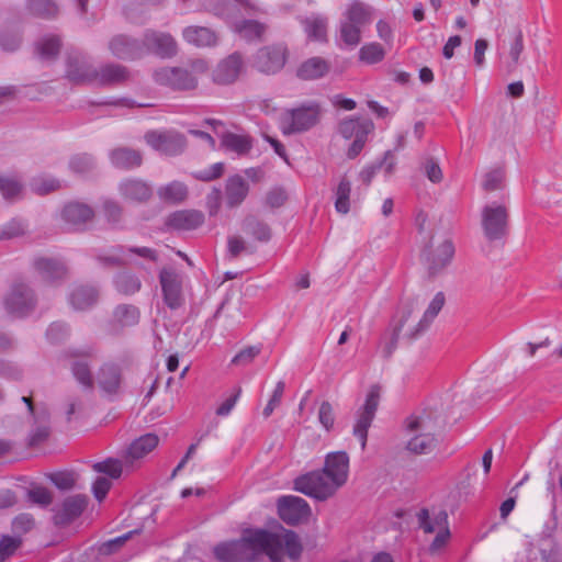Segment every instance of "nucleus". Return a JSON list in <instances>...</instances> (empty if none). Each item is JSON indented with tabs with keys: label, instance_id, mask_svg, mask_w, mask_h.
Here are the masks:
<instances>
[{
	"label": "nucleus",
	"instance_id": "f257e3e1",
	"mask_svg": "<svg viewBox=\"0 0 562 562\" xmlns=\"http://www.w3.org/2000/svg\"><path fill=\"white\" fill-rule=\"evenodd\" d=\"M281 546L277 533L260 528H247L240 539L216 544L213 553L220 562H256L263 554L274 559Z\"/></svg>",
	"mask_w": 562,
	"mask_h": 562
},
{
	"label": "nucleus",
	"instance_id": "f03ea898",
	"mask_svg": "<svg viewBox=\"0 0 562 562\" xmlns=\"http://www.w3.org/2000/svg\"><path fill=\"white\" fill-rule=\"evenodd\" d=\"M349 457L345 451L326 457L322 471H313L294 481V490L317 501H326L342 486L348 477Z\"/></svg>",
	"mask_w": 562,
	"mask_h": 562
},
{
	"label": "nucleus",
	"instance_id": "7ed1b4c3",
	"mask_svg": "<svg viewBox=\"0 0 562 562\" xmlns=\"http://www.w3.org/2000/svg\"><path fill=\"white\" fill-rule=\"evenodd\" d=\"M481 226L487 241L505 239L509 228V213L506 205L492 202L481 211Z\"/></svg>",
	"mask_w": 562,
	"mask_h": 562
},
{
	"label": "nucleus",
	"instance_id": "20e7f679",
	"mask_svg": "<svg viewBox=\"0 0 562 562\" xmlns=\"http://www.w3.org/2000/svg\"><path fill=\"white\" fill-rule=\"evenodd\" d=\"M445 426V418L437 407H425L409 415L404 422L407 436L438 437Z\"/></svg>",
	"mask_w": 562,
	"mask_h": 562
},
{
	"label": "nucleus",
	"instance_id": "39448f33",
	"mask_svg": "<svg viewBox=\"0 0 562 562\" xmlns=\"http://www.w3.org/2000/svg\"><path fill=\"white\" fill-rule=\"evenodd\" d=\"M321 114L322 108L316 102L304 103L292 109L281 117L282 133L292 135L308 131L318 123Z\"/></svg>",
	"mask_w": 562,
	"mask_h": 562
},
{
	"label": "nucleus",
	"instance_id": "423d86ee",
	"mask_svg": "<svg viewBox=\"0 0 562 562\" xmlns=\"http://www.w3.org/2000/svg\"><path fill=\"white\" fill-rule=\"evenodd\" d=\"M36 296L33 289L23 282L14 283L3 299L5 311L15 317H24L34 311Z\"/></svg>",
	"mask_w": 562,
	"mask_h": 562
},
{
	"label": "nucleus",
	"instance_id": "0eeeda50",
	"mask_svg": "<svg viewBox=\"0 0 562 562\" xmlns=\"http://www.w3.org/2000/svg\"><path fill=\"white\" fill-rule=\"evenodd\" d=\"M454 256V246L451 239H445L436 249L432 248V237L420 252V260L430 277L445 270Z\"/></svg>",
	"mask_w": 562,
	"mask_h": 562
},
{
	"label": "nucleus",
	"instance_id": "6e6552de",
	"mask_svg": "<svg viewBox=\"0 0 562 562\" xmlns=\"http://www.w3.org/2000/svg\"><path fill=\"white\" fill-rule=\"evenodd\" d=\"M288 56V48L283 44L267 45L254 55L252 66L261 74L274 75L284 67Z\"/></svg>",
	"mask_w": 562,
	"mask_h": 562
},
{
	"label": "nucleus",
	"instance_id": "1a4fd4ad",
	"mask_svg": "<svg viewBox=\"0 0 562 562\" xmlns=\"http://www.w3.org/2000/svg\"><path fill=\"white\" fill-rule=\"evenodd\" d=\"M159 282L165 304L178 310L184 304L183 276L173 268L165 267L159 272Z\"/></svg>",
	"mask_w": 562,
	"mask_h": 562
},
{
	"label": "nucleus",
	"instance_id": "9d476101",
	"mask_svg": "<svg viewBox=\"0 0 562 562\" xmlns=\"http://www.w3.org/2000/svg\"><path fill=\"white\" fill-rule=\"evenodd\" d=\"M145 140L153 149L167 156H178L187 147L186 136L172 130L164 132L150 131L145 134Z\"/></svg>",
	"mask_w": 562,
	"mask_h": 562
},
{
	"label": "nucleus",
	"instance_id": "9b49d317",
	"mask_svg": "<svg viewBox=\"0 0 562 562\" xmlns=\"http://www.w3.org/2000/svg\"><path fill=\"white\" fill-rule=\"evenodd\" d=\"M143 57L153 54L160 58H171L178 52L176 40L166 32L148 29L142 37Z\"/></svg>",
	"mask_w": 562,
	"mask_h": 562
},
{
	"label": "nucleus",
	"instance_id": "f8f14e48",
	"mask_svg": "<svg viewBox=\"0 0 562 562\" xmlns=\"http://www.w3.org/2000/svg\"><path fill=\"white\" fill-rule=\"evenodd\" d=\"M380 401V387L372 385L367 394L366 402L358 413L357 422L353 426V435L360 440L361 449L364 450L368 439V429L375 416Z\"/></svg>",
	"mask_w": 562,
	"mask_h": 562
},
{
	"label": "nucleus",
	"instance_id": "ddd939ff",
	"mask_svg": "<svg viewBox=\"0 0 562 562\" xmlns=\"http://www.w3.org/2000/svg\"><path fill=\"white\" fill-rule=\"evenodd\" d=\"M157 83L167 86L173 90H193L196 78L184 67H162L154 72Z\"/></svg>",
	"mask_w": 562,
	"mask_h": 562
},
{
	"label": "nucleus",
	"instance_id": "4468645a",
	"mask_svg": "<svg viewBox=\"0 0 562 562\" xmlns=\"http://www.w3.org/2000/svg\"><path fill=\"white\" fill-rule=\"evenodd\" d=\"M280 518L288 525L295 526L311 514L307 502L299 496H281L277 503Z\"/></svg>",
	"mask_w": 562,
	"mask_h": 562
},
{
	"label": "nucleus",
	"instance_id": "2eb2a0df",
	"mask_svg": "<svg viewBox=\"0 0 562 562\" xmlns=\"http://www.w3.org/2000/svg\"><path fill=\"white\" fill-rule=\"evenodd\" d=\"M88 497L83 494H76L66 497L59 506H55L52 512L55 526H67L77 519L86 509Z\"/></svg>",
	"mask_w": 562,
	"mask_h": 562
},
{
	"label": "nucleus",
	"instance_id": "dca6fc26",
	"mask_svg": "<svg viewBox=\"0 0 562 562\" xmlns=\"http://www.w3.org/2000/svg\"><path fill=\"white\" fill-rule=\"evenodd\" d=\"M110 53L117 59L137 60L143 58L142 38L132 37L126 34H116L108 43Z\"/></svg>",
	"mask_w": 562,
	"mask_h": 562
},
{
	"label": "nucleus",
	"instance_id": "f3484780",
	"mask_svg": "<svg viewBox=\"0 0 562 562\" xmlns=\"http://www.w3.org/2000/svg\"><path fill=\"white\" fill-rule=\"evenodd\" d=\"M67 78L75 83H93L97 76V67L79 53H70L67 56Z\"/></svg>",
	"mask_w": 562,
	"mask_h": 562
},
{
	"label": "nucleus",
	"instance_id": "a211bd4d",
	"mask_svg": "<svg viewBox=\"0 0 562 562\" xmlns=\"http://www.w3.org/2000/svg\"><path fill=\"white\" fill-rule=\"evenodd\" d=\"M92 349H76L70 352V369L75 379L85 387H93V378L90 370L89 359L92 358Z\"/></svg>",
	"mask_w": 562,
	"mask_h": 562
},
{
	"label": "nucleus",
	"instance_id": "6ab92c4d",
	"mask_svg": "<svg viewBox=\"0 0 562 562\" xmlns=\"http://www.w3.org/2000/svg\"><path fill=\"white\" fill-rule=\"evenodd\" d=\"M243 70L240 54L234 53L223 59L213 71V81L217 85L233 83Z\"/></svg>",
	"mask_w": 562,
	"mask_h": 562
},
{
	"label": "nucleus",
	"instance_id": "aec40b11",
	"mask_svg": "<svg viewBox=\"0 0 562 562\" xmlns=\"http://www.w3.org/2000/svg\"><path fill=\"white\" fill-rule=\"evenodd\" d=\"M204 222V215L196 210H181L171 213L166 225L176 231H191L201 226Z\"/></svg>",
	"mask_w": 562,
	"mask_h": 562
},
{
	"label": "nucleus",
	"instance_id": "412c9836",
	"mask_svg": "<svg viewBox=\"0 0 562 562\" xmlns=\"http://www.w3.org/2000/svg\"><path fill=\"white\" fill-rule=\"evenodd\" d=\"M121 195L131 202L145 203L153 195L151 187L140 179H126L119 187Z\"/></svg>",
	"mask_w": 562,
	"mask_h": 562
},
{
	"label": "nucleus",
	"instance_id": "4be33fe9",
	"mask_svg": "<svg viewBox=\"0 0 562 562\" xmlns=\"http://www.w3.org/2000/svg\"><path fill=\"white\" fill-rule=\"evenodd\" d=\"M446 302L445 294L442 292H438L431 302L429 303L427 310L425 311L423 317L419 319V322L411 329L406 331V336L409 339L417 338L420 334H423L427 328L430 326L432 321L436 318V316L439 314V312L442 310Z\"/></svg>",
	"mask_w": 562,
	"mask_h": 562
},
{
	"label": "nucleus",
	"instance_id": "5701e85b",
	"mask_svg": "<svg viewBox=\"0 0 562 562\" xmlns=\"http://www.w3.org/2000/svg\"><path fill=\"white\" fill-rule=\"evenodd\" d=\"M130 79L128 69L115 63H110L97 68L95 81L99 86H115L123 83Z\"/></svg>",
	"mask_w": 562,
	"mask_h": 562
},
{
	"label": "nucleus",
	"instance_id": "b1692460",
	"mask_svg": "<svg viewBox=\"0 0 562 562\" xmlns=\"http://www.w3.org/2000/svg\"><path fill=\"white\" fill-rule=\"evenodd\" d=\"M249 191L247 181L239 175L229 177L226 180L225 195L226 204L234 209L243 203Z\"/></svg>",
	"mask_w": 562,
	"mask_h": 562
},
{
	"label": "nucleus",
	"instance_id": "393cba45",
	"mask_svg": "<svg viewBox=\"0 0 562 562\" xmlns=\"http://www.w3.org/2000/svg\"><path fill=\"white\" fill-rule=\"evenodd\" d=\"M109 157L114 167L126 170L137 168L143 162L142 154L128 147L114 148L110 151Z\"/></svg>",
	"mask_w": 562,
	"mask_h": 562
},
{
	"label": "nucleus",
	"instance_id": "a878e982",
	"mask_svg": "<svg viewBox=\"0 0 562 562\" xmlns=\"http://www.w3.org/2000/svg\"><path fill=\"white\" fill-rule=\"evenodd\" d=\"M418 525L426 533H434L448 528V514L440 509L430 515L427 508H423L417 514Z\"/></svg>",
	"mask_w": 562,
	"mask_h": 562
},
{
	"label": "nucleus",
	"instance_id": "bb28decb",
	"mask_svg": "<svg viewBox=\"0 0 562 562\" xmlns=\"http://www.w3.org/2000/svg\"><path fill=\"white\" fill-rule=\"evenodd\" d=\"M121 369L111 363L103 364L97 374V381L102 391L116 394L121 384Z\"/></svg>",
	"mask_w": 562,
	"mask_h": 562
},
{
	"label": "nucleus",
	"instance_id": "cd10ccee",
	"mask_svg": "<svg viewBox=\"0 0 562 562\" xmlns=\"http://www.w3.org/2000/svg\"><path fill=\"white\" fill-rule=\"evenodd\" d=\"M329 69L330 66L327 60L322 57H312L300 65L296 76L302 80H316L324 77Z\"/></svg>",
	"mask_w": 562,
	"mask_h": 562
},
{
	"label": "nucleus",
	"instance_id": "c85d7f7f",
	"mask_svg": "<svg viewBox=\"0 0 562 562\" xmlns=\"http://www.w3.org/2000/svg\"><path fill=\"white\" fill-rule=\"evenodd\" d=\"M183 38L198 47L214 46L217 42L216 33L204 26H188L182 32Z\"/></svg>",
	"mask_w": 562,
	"mask_h": 562
},
{
	"label": "nucleus",
	"instance_id": "c756f323",
	"mask_svg": "<svg viewBox=\"0 0 562 562\" xmlns=\"http://www.w3.org/2000/svg\"><path fill=\"white\" fill-rule=\"evenodd\" d=\"M34 266L38 273L49 281L63 279L67 273L66 265L57 258H38Z\"/></svg>",
	"mask_w": 562,
	"mask_h": 562
},
{
	"label": "nucleus",
	"instance_id": "7c9ffc66",
	"mask_svg": "<svg viewBox=\"0 0 562 562\" xmlns=\"http://www.w3.org/2000/svg\"><path fill=\"white\" fill-rule=\"evenodd\" d=\"M98 291L93 286L79 285L69 294V303L77 311H85L93 306L98 301Z\"/></svg>",
	"mask_w": 562,
	"mask_h": 562
},
{
	"label": "nucleus",
	"instance_id": "2f4dec72",
	"mask_svg": "<svg viewBox=\"0 0 562 562\" xmlns=\"http://www.w3.org/2000/svg\"><path fill=\"white\" fill-rule=\"evenodd\" d=\"M139 310L132 304L117 305L112 314V326L114 330L123 327L134 326L139 322Z\"/></svg>",
	"mask_w": 562,
	"mask_h": 562
},
{
	"label": "nucleus",
	"instance_id": "473e14b6",
	"mask_svg": "<svg viewBox=\"0 0 562 562\" xmlns=\"http://www.w3.org/2000/svg\"><path fill=\"white\" fill-rule=\"evenodd\" d=\"M247 0H217L212 8L215 15L226 20L243 15L249 9Z\"/></svg>",
	"mask_w": 562,
	"mask_h": 562
},
{
	"label": "nucleus",
	"instance_id": "72a5a7b5",
	"mask_svg": "<svg viewBox=\"0 0 562 562\" xmlns=\"http://www.w3.org/2000/svg\"><path fill=\"white\" fill-rule=\"evenodd\" d=\"M25 10L31 16L43 20H53L59 14L55 0H26Z\"/></svg>",
	"mask_w": 562,
	"mask_h": 562
},
{
	"label": "nucleus",
	"instance_id": "f704fd0d",
	"mask_svg": "<svg viewBox=\"0 0 562 562\" xmlns=\"http://www.w3.org/2000/svg\"><path fill=\"white\" fill-rule=\"evenodd\" d=\"M159 442L157 435L148 432L135 439L126 453V459L134 461L145 457L147 453L153 451Z\"/></svg>",
	"mask_w": 562,
	"mask_h": 562
},
{
	"label": "nucleus",
	"instance_id": "c9c22d12",
	"mask_svg": "<svg viewBox=\"0 0 562 562\" xmlns=\"http://www.w3.org/2000/svg\"><path fill=\"white\" fill-rule=\"evenodd\" d=\"M94 213L92 209L83 203L71 202L63 210L64 220L72 225H81L92 220Z\"/></svg>",
	"mask_w": 562,
	"mask_h": 562
},
{
	"label": "nucleus",
	"instance_id": "e433bc0d",
	"mask_svg": "<svg viewBox=\"0 0 562 562\" xmlns=\"http://www.w3.org/2000/svg\"><path fill=\"white\" fill-rule=\"evenodd\" d=\"M61 41L57 35H45L35 44V52L43 60L55 59L60 52Z\"/></svg>",
	"mask_w": 562,
	"mask_h": 562
},
{
	"label": "nucleus",
	"instance_id": "4c0bfd02",
	"mask_svg": "<svg viewBox=\"0 0 562 562\" xmlns=\"http://www.w3.org/2000/svg\"><path fill=\"white\" fill-rule=\"evenodd\" d=\"M405 449L413 454H429L431 453L439 443L438 437L427 436H408Z\"/></svg>",
	"mask_w": 562,
	"mask_h": 562
},
{
	"label": "nucleus",
	"instance_id": "58836bf2",
	"mask_svg": "<svg viewBox=\"0 0 562 562\" xmlns=\"http://www.w3.org/2000/svg\"><path fill=\"white\" fill-rule=\"evenodd\" d=\"M114 286L123 295H133L142 288L139 278L130 271H122L114 277Z\"/></svg>",
	"mask_w": 562,
	"mask_h": 562
},
{
	"label": "nucleus",
	"instance_id": "ea45409f",
	"mask_svg": "<svg viewBox=\"0 0 562 562\" xmlns=\"http://www.w3.org/2000/svg\"><path fill=\"white\" fill-rule=\"evenodd\" d=\"M157 194L164 202L178 204L186 200L188 195V189L182 182L173 181L158 188Z\"/></svg>",
	"mask_w": 562,
	"mask_h": 562
},
{
	"label": "nucleus",
	"instance_id": "a19ab883",
	"mask_svg": "<svg viewBox=\"0 0 562 562\" xmlns=\"http://www.w3.org/2000/svg\"><path fill=\"white\" fill-rule=\"evenodd\" d=\"M221 144L226 149L237 153L238 155L247 154L252 147L250 137L229 132L222 135Z\"/></svg>",
	"mask_w": 562,
	"mask_h": 562
},
{
	"label": "nucleus",
	"instance_id": "79ce46f5",
	"mask_svg": "<svg viewBox=\"0 0 562 562\" xmlns=\"http://www.w3.org/2000/svg\"><path fill=\"white\" fill-rule=\"evenodd\" d=\"M372 128L373 123L371 121L347 119L340 122L338 131L344 138L349 139L351 137L357 138L361 132L369 134Z\"/></svg>",
	"mask_w": 562,
	"mask_h": 562
},
{
	"label": "nucleus",
	"instance_id": "37998d69",
	"mask_svg": "<svg viewBox=\"0 0 562 562\" xmlns=\"http://www.w3.org/2000/svg\"><path fill=\"white\" fill-rule=\"evenodd\" d=\"M383 166H385V172L387 175L393 172V169H394V166H395V161H394V159L392 157V151L391 150H386L385 151L384 157H383V159L381 161L372 164V165L363 168L361 170L360 175H359L360 180L366 186H369L371 183L372 179L374 178V176L376 175V172Z\"/></svg>",
	"mask_w": 562,
	"mask_h": 562
},
{
	"label": "nucleus",
	"instance_id": "c03bdc74",
	"mask_svg": "<svg viewBox=\"0 0 562 562\" xmlns=\"http://www.w3.org/2000/svg\"><path fill=\"white\" fill-rule=\"evenodd\" d=\"M344 20L362 27L370 21V9L364 3L353 0L346 10Z\"/></svg>",
	"mask_w": 562,
	"mask_h": 562
},
{
	"label": "nucleus",
	"instance_id": "a18cd8bd",
	"mask_svg": "<svg viewBox=\"0 0 562 562\" xmlns=\"http://www.w3.org/2000/svg\"><path fill=\"white\" fill-rule=\"evenodd\" d=\"M23 184L15 176H0V193L5 201L12 202L21 198Z\"/></svg>",
	"mask_w": 562,
	"mask_h": 562
},
{
	"label": "nucleus",
	"instance_id": "49530a36",
	"mask_svg": "<svg viewBox=\"0 0 562 562\" xmlns=\"http://www.w3.org/2000/svg\"><path fill=\"white\" fill-rule=\"evenodd\" d=\"M351 182L342 177L335 190V209L340 214H347L350 210Z\"/></svg>",
	"mask_w": 562,
	"mask_h": 562
},
{
	"label": "nucleus",
	"instance_id": "de8ad7c7",
	"mask_svg": "<svg viewBox=\"0 0 562 562\" xmlns=\"http://www.w3.org/2000/svg\"><path fill=\"white\" fill-rule=\"evenodd\" d=\"M481 187L486 192L503 190L505 187V169L494 167L483 175Z\"/></svg>",
	"mask_w": 562,
	"mask_h": 562
},
{
	"label": "nucleus",
	"instance_id": "09e8293b",
	"mask_svg": "<svg viewBox=\"0 0 562 562\" xmlns=\"http://www.w3.org/2000/svg\"><path fill=\"white\" fill-rule=\"evenodd\" d=\"M236 32L247 41L261 40L267 26L256 20H243L235 26Z\"/></svg>",
	"mask_w": 562,
	"mask_h": 562
},
{
	"label": "nucleus",
	"instance_id": "8fccbe9b",
	"mask_svg": "<svg viewBox=\"0 0 562 562\" xmlns=\"http://www.w3.org/2000/svg\"><path fill=\"white\" fill-rule=\"evenodd\" d=\"M243 228L259 241H268L271 238L270 227L252 215L245 218Z\"/></svg>",
	"mask_w": 562,
	"mask_h": 562
},
{
	"label": "nucleus",
	"instance_id": "3c124183",
	"mask_svg": "<svg viewBox=\"0 0 562 562\" xmlns=\"http://www.w3.org/2000/svg\"><path fill=\"white\" fill-rule=\"evenodd\" d=\"M339 38L347 46L355 47L360 43L361 27L342 19L339 25Z\"/></svg>",
	"mask_w": 562,
	"mask_h": 562
},
{
	"label": "nucleus",
	"instance_id": "603ef678",
	"mask_svg": "<svg viewBox=\"0 0 562 562\" xmlns=\"http://www.w3.org/2000/svg\"><path fill=\"white\" fill-rule=\"evenodd\" d=\"M305 31L307 36L315 41H325L327 31V19L314 16L305 20Z\"/></svg>",
	"mask_w": 562,
	"mask_h": 562
},
{
	"label": "nucleus",
	"instance_id": "864d4df0",
	"mask_svg": "<svg viewBox=\"0 0 562 562\" xmlns=\"http://www.w3.org/2000/svg\"><path fill=\"white\" fill-rule=\"evenodd\" d=\"M513 38L509 45V57L512 61L508 64V69L514 70L519 63L520 54L522 53L524 45V34L520 27H516L513 31Z\"/></svg>",
	"mask_w": 562,
	"mask_h": 562
},
{
	"label": "nucleus",
	"instance_id": "5fc2aeb1",
	"mask_svg": "<svg viewBox=\"0 0 562 562\" xmlns=\"http://www.w3.org/2000/svg\"><path fill=\"white\" fill-rule=\"evenodd\" d=\"M94 167V158L86 153L74 155L69 160L70 170L79 175L88 173L93 170Z\"/></svg>",
	"mask_w": 562,
	"mask_h": 562
},
{
	"label": "nucleus",
	"instance_id": "6e6d98bb",
	"mask_svg": "<svg viewBox=\"0 0 562 562\" xmlns=\"http://www.w3.org/2000/svg\"><path fill=\"white\" fill-rule=\"evenodd\" d=\"M26 496L29 502L43 508L49 506L53 503L52 492L43 486H34L27 490Z\"/></svg>",
	"mask_w": 562,
	"mask_h": 562
},
{
	"label": "nucleus",
	"instance_id": "4d7b16f0",
	"mask_svg": "<svg viewBox=\"0 0 562 562\" xmlns=\"http://www.w3.org/2000/svg\"><path fill=\"white\" fill-rule=\"evenodd\" d=\"M385 52L378 43H371L361 47L359 52L360 60L367 64H375L384 58Z\"/></svg>",
	"mask_w": 562,
	"mask_h": 562
},
{
	"label": "nucleus",
	"instance_id": "13d9d810",
	"mask_svg": "<svg viewBox=\"0 0 562 562\" xmlns=\"http://www.w3.org/2000/svg\"><path fill=\"white\" fill-rule=\"evenodd\" d=\"M97 473H104L111 479H119L122 474V462L117 459L109 458L102 462L92 465Z\"/></svg>",
	"mask_w": 562,
	"mask_h": 562
},
{
	"label": "nucleus",
	"instance_id": "bf43d9fd",
	"mask_svg": "<svg viewBox=\"0 0 562 562\" xmlns=\"http://www.w3.org/2000/svg\"><path fill=\"white\" fill-rule=\"evenodd\" d=\"M138 532H139L138 529L131 530L120 537H116V538H113V539H110V540L103 542L99 549L100 553L104 554V555H111V554L115 553L121 547H123L125 544V542L127 540H130L133 537V535H136Z\"/></svg>",
	"mask_w": 562,
	"mask_h": 562
},
{
	"label": "nucleus",
	"instance_id": "052dcab7",
	"mask_svg": "<svg viewBox=\"0 0 562 562\" xmlns=\"http://www.w3.org/2000/svg\"><path fill=\"white\" fill-rule=\"evenodd\" d=\"M59 187L60 183L58 180L48 177H36L31 182L32 191L40 195L50 193Z\"/></svg>",
	"mask_w": 562,
	"mask_h": 562
},
{
	"label": "nucleus",
	"instance_id": "680f3d73",
	"mask_svg": "<svg viewBox=\"0 0 562 562\" xmlns=\"http://www.w3.org/2000/svg\"><path fill=\"white\" fill-rule=\"evenodd\" d=\"M283 542L286 554L290 559L295 560L300 558L303 548L299 536L292 530H284Z\"/></svg>",
	"mask_w": 562,
	"mask_h": 562
},
{
	"label": "nucleus",
	"instance_id": "e2e57ef3",
	"mask_svg": "<svg viewBox=\"0 0 562 562\" xmlns=\"http://www.w3.org/2000/svg\"><path fill=\"white\" fill-rule=\"evenodd\" d=\"M50 482L60 491H69L75 487L77 476L74 472H56L49 475Z\"/></svg>",
	"mask_w": 562,
	"mask_h": 562
},
{
	"label": "nucleus",
	"instance_id": "0e129e2a",
	"mask_svg": "<svg viewBox=\"0 0 562 562\" xmlns=\"http://www.w3.org/2000/svg\"><path fill=\"white\" fill-rule=\"evenodd\" d=\"M22 36L19 31H4L0 35V46L5 52H14L21 45Z\"/></svg>",
	"mask_w": 562,
	"mask_h": 562
},
{
	"label": "nucleus",
	"instance_id": "69168bd1",
	"mask_svg": "<svg viewBox=\"0 0 562 562\" xmlns=\"http://www.w3.org/2000/svg\"><path fill=\"white\" fill-rule=\"evenodd\" d=\"M318 422L327 430L330 431L335 425L334 407L328 401L321 403L318 409Z\"/></svg>",
	"mask_w": 562,
	"mask_h": 562
},
{
	"label": "nucleus",
	"instance_id": "338daca9",
	"mask_svg": "<svg viewBox=\"0 0 562 562\" xmlns=\"http://www.w3.org/2000/svg\"><path fill=\"white\" fill-rule=\"evenodd\" d=\"M261 348L259 346H249L241 349L233 359L232 364L245 367L254 361V359L260 353Z\"/></svg>",
	"mask_w": 562,
	"mask_h": 562
},
{
	"label": "nucleus",
	"instance_id": "774afa93",
	"mask_svg": "<svg viewBox=\"0 0 562 562\" xmlns=\"http://www.w3.org/2000/svg\"><path fill=\"white\" fill-rule=\"evenodd\" d=\"M20 544V537L3 536L0 540V562H3L8 557L13 554Z\"/></svg>",
	"mask_w": 562,
	"mask_h": 562
}]
</instances>
